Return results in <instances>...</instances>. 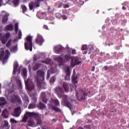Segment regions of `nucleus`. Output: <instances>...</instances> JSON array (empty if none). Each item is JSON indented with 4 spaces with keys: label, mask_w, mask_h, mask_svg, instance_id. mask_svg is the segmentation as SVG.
<instances>
[{
    "label": "nucleus",
    "mask_w": 129,
    "mask_h": 129,
    "mask_svg": "<svg viewBox=\"0 0 129 129\" xmlns=\"http://www.w3.org/2000/svg\"><path fill=\"white\" fill-rule=\"evenodd\" d=\"M70 69L69 68H67V70H66V76L64 77L65 80H70Z\"/></svg>",
    "instance_id": "nucleus-17"
},
{
    "label": "nucleus",
    "mask_w": 129,
    "mask_h": 129,
    "mask_svg": "<svg viewBox=\"0 0 129 129\" xmlns=\"http://www.w3.org/2000/svg\"><path fill=\"white\" fill-rule=\"evenodd\" d=\"M62 6H63L64 9H67V8H69V5H68V4H60L58 6V8H61V7H62Z\"/></svg>",
    "instance_id": "nucleus-33"
},
{
    "label": "nucleus",
    "mask_w": 129,
    "mask_h": 129,
    "mask_svg": "<svg viewBox=\"0 0 129 129\" xmlns=\"http://www.w3.org/2000/svg\"><path fill=\"white\" fill-rule=\"evenodd\" d=\"M63 49H64V47L62 45H58L54 47L53 51L56 54H61Z\"/></svg>",
    "instance_id": "nucleus-14"
},
{
    "label": "nucleus",
    "mask_w": 129,
    "mask_h": 129,
    "mask_svg": "<svg viewBox=\"0 0 129 129\" xmlns=\"http://www.w3.org/2000/svg\"><path fill=\"white\" fill-rule=\"evenodd\" d=\"M2 115L5 118H8V117H9V111L7 109H5V110L3 111Z\"/></svg>",
    "instance_id": "nucleus-24"
},
{
    "label": "nucleus",
    "mask_w": 129,
    "mask_h": 129,
    "mask_svg": "<svg viewBox=\"0 0 129 129\" xmlns=\"http://www.w3.org/2000/svg\"><path fill=\"white\" fill-rule=\"evenodd\" d=\"M38 109H41V110H43V109H44V108H46V106L41 102H40L36 105Z\"/></svg>",
    "instance_id": "nucleus-20"
},
{
    "label": "nucleus",
    "mask_w": 129,
    "mask_h": 129,
    "mask_svg": "<svg viewBox=\"0 0 129 129\" xmlns=\"http://www.w3.org/2000/svg\"><path fill=\"white\" fill-rule=\"evenodd\" d=\"M8 39L6 37H5L4 36H3L1 38V41L2 42V44H6V43H7V42L8 41Z\"/></svg>",
    "instance_id": "nucleus-31"
},
{
    "label": "nucleus",
    "mask_w": 129,
    "mask_h": 129,
    "mask_svg": "<svg viewBox=\"0 0 129 129\" xmlns=\"http://www.w3.org/2000/svg\"><path fill=\"white\" fill-rule=\"evenodd\" d=\"M41 98L44 103H47V102H48V99L46 98V93L42 92L41 94Z\"/></svg>",
    "instance_id": "nucleus-22"
},
{
    "label": "nucleus",
    "mask_w": 129,
    "mask_h": 129,
    "mask_svg": "<svg viewBox=\"0 0 129 129\" xmlns=\"http://www.w3.org/2000/svg\"><path fill=\"white\" fill-rule=\"evenodd\" d=\"M11 122H14V123L17 122V120H15V119H14V118L11 119Z\"/></svg>",
    "instance_id": "nucleus-49"
},
{
    "label": "nucleus",
    "mask_w": 129,
    "mask_h": 129,
    "mask_svg": "<svg viewBox=\"0 0 129 129\" xmlns=\"http://www.w3.org/2000/svg\"><path fill=\"white\" fill-rule=\"evenodd\" d=\"M80 93L81 96L80 97V99H79V97H78V92H77V97L78 99H79V100H85V99H86V98H85V96H87L88 94L84 92V90L83 89L80 91Z\"/></svg>",
    "instance_id": "nucleus-12"
},
{
    "label": "nucleus",
    "mask_w": 129,
    "mask_h": 129,
    "mask_svg": "<svg viewBox=\"0 0 129 129\" xmlns=\"http://www.w3.org/2000/svg\"><path fill=\"white\" fill-rule=\"evenodd\" d=\"M36 121V126L40 125L41 126L42 125V120L41 119V117L39 116H35Z\"/></svg>",
    "instance_id": "nucleus-19"
},
{
    "label": "nucleus",
    "mask_w": 129,
    "mask_h": 129,
    "mask_svg": "<svg viewBox=\"0 0 129 129\" xmlns=\"http://www.w3.org/2000/svg\"><path fill=\"white\" fill-rule=\"evenodd\" d=\"M41 2H43V0H35L34 2H31L29 4V10H33L36 8H39L41 4Z\"/></svg>",
    "instance_id": "nucleus-5"
},
{
    "label": "nucleus",
    "mask_w": 129,
    "mask_h": 129,
    "mask_svg": "<svg viewBox=\"0 0 129 129\" xmlns=\"http://www.w3.org/2000/svg\"><path fill=\"white\" fill-rule=\"evenodd\" d=\"M15 31L17 34L18 32V37H17V40H21L22 39V36L23 34H22V31L19 30V23H16L15 25Z\"/></svg>",
    "instance_id": "nucleus-11"
},
{
    "label": "nucleus",
    "mask_w": 129,
    "mask_h": 129,
    "mask_svg": "<svg viewBox=\"0 0 129 129\" xmlns=\"http://www.w3.org/2000/svg\"><path fill=\"white\" fill-rule=\"evenodd\" d=\"M34 88H35L34 86H33L32 88L28 87V90H29V91H32V90H34Z\"/></svg>",
    "instance_id": "nucleus-45"
},
{
    "label": "nucleus",
    "mask_w": 129,
    "mask_h": 129,
    "mask_svg": "<svg viewBox=\"0 0 129 129\" xmlns=\"http://www.w3.org/2000/svg\"><path fill=\"white\" fill-rule=\"evenodd\" d=\"M35 43L39 45V46H42L44 43V39L43 37L41 35H38L36 39H35Z\"/></svg>",
    "instance_id": "nucleus-15"
},
{
    "label": "nucleus",
    "mask_w": 129,
    "mask_h": 129,
    "mask_svg": "<svg viewBox=\"0 0 129 129\" xmlns=\"http://www.w3.org/2000/svg\"><path fill=\"white\" fill-rule=\"evenodd\" d=\"M104 69H105V71H106L107 70H108V67H107V66H105L104 67Z\"/></svg>",
    "instance_id": "nucleus-51"
},
{
    "label": "nucleus",
    "mask_w": 129,
    "mask_h": 129,
    "mask_svg": "<svg viewBox=\"0 0 129 129\" xmlns=\"http://www.w3.org/2000/svg\"><path fill=\"white\" fill-rule=\"evenodd\" d=\"M27 125L28 126H32V127H35V126H37V124L33 119L30 118L28 121Z\"/></svg>",
    "instance_id": "nucleus-18"
},
{
    "label": "nucleus",
    "mask_w": 129,
    "mask_h": 129,
    "mask_svg": "<svg viewBox=\"0 0 129 129\" xmlns=\"http://www.w3.org/2000/svg\"><path fill=\"white\" fill-rule=\"evenodd\" d=\"M72 54H73V55H74V54H76V50L73 49L72 51Z\"/></svg>",
    "instance_id": "nucleus-47"
},
{
    "label": "nucleus",
    "mask_w": 129,
    "mask_h": 129,
    "mask_svg": "<svg viewBox=\"0 0 129 129\" xmlns=\"http://www.w3.org/2000/svg\"><path fill=\"white\" fill-rule=\"evenodd\" d=\"M5 30L6 31H13L14 30V26L12 23H10L9 25H7Z\"/></svg>",
    "instance_id": "nucleus-25"
},
{
    "label": "nucleus",
    "mask_w": 129,
    "mask_h": 129,
    "mask_svg": "<svg viewBox=\"0 0 129 129\" xmlns=\"http://www.w3.org/2000/svg\"><path fill=\"white\" fill-rule=\"evenodd\" d=\"M88 46H87V45L86 44H84V45H83L82 47V51H83V54H87V51H86V50L88 49Z\"/></svg>",
    "instance_id": "nucleus-29"
},
{
    "label": "nucleus",
    "mask_w": 129,
    "mask_h": 129,
    "mask_svg": "<svg viewBox=\"0 0 129 129\" xmlns=\"http://www.w3.org/2000/svg\"><path fill=\"white\" fill-rule=\"evenodd\" d=\"M43 28L45 30H48V27L47 25H44L43 27Z\"/></svg>",
    "instance_id": "nucleus-48"
},
{
    "label": "nucleus",
    "mask_w": 129,
    "mask_h": 129,
    "mask_svg": "<svg viewBox=\"0 0 129 129\" xmlns=\"http://www.w3.org/2000/svg\"><path fill=\"white\" fill-rule=\"evenodd\" d=\"M42 129H46V128L43 127H42Z\"/></svg>",
    "instance_id": "nucleus-63"
},
{
    "label": "nucleus",
    "mask_w": 129,
    "mask_h": 129,
    "mask_svg": "<svg viewBox=\"0 0 129 129\" xmlns=\"http://www.w3.org/2000/svg\"><path fill=\"white\" fill-rule=\"evenodd\" d=\"M49 62H51V59H49Z\"/></svg>",
    "instance_id": "nucleus-62"
},
{
    "label": "nucleus",
    "mask_w": 129,
    "mask_h": 129,
    "mask_svg": "<svg viewBox=\"0 0 129 129\" xmlns=\"http://www.w3.org/2000/svg\"><path fill=\"white\" fill-rule=\"evenodd\" d=\"M34 60H35V61H37V59L34 58Z\"/></svg>",
    "instance_id": "nucleus-61"
},
{
    "label": "nucleus",
    "mask_w": 129,
    "mask_h": 129,
    "mask_svg": "<svg viewBox=\"0 0 129 129\" xmlns=\"http://www.w3.org/2000/svg\"><path fill=\"white\" fill-rule=\"evenodd\" d=\"M8 20H9V16L8 14H6L3 17L2 22L3 23V24H6V23L8 22Z\"/></svg>",
    "instance_id": "nucleus-27"
},
{
    "label": "nucleus",
    "mask_w": 129,
    "mask_h": 129,
    "mask_svg": "<svg viewBox=\"0 0 129 129\" xmlns=\"http://www.w3.org/2000/svg\"><path fill=\"white\" fill-rule=\"evenodd\" d=\"M43 17H44V19L46 20H49V18L47 17V13H44L42 14Z\"/></svg>",
    "instance_id": "nucleus-44"
},
{
    "label": "nucleus",
    "mask_w": 129,
    "mask_h": 129,
    "mask_svg": "<svg viewBox=\"0 0 129 129\" xmlns=\"http://www.w3.org/2000/svg\"><path fill=\"white\" fill-rule=\"evenodd\" d=\"M62 86L63 89L58 86L54 89V91L58 97H63L62 101V104L64 106H66V107H68L70 109H71V108H72V104H71L69 101V98H68L67 96L64 95V91L66 92H68L70 91H72L73 85H72V84H69L66 82H63Z\"/></svg>",
    "instance_id": "nucleus-1"
},
{
    "label": "nucleus",
    "mask_w": 129,
    "mask_h": 129,
    "mask_svg": "<svg viewBox=\"0 0 129 129\" xmlns=\"http://www.w3.org/2000/svg\"><path fill=\"white\" fill-rule=\"evenodd\" d=\"M17 84H18V86H19V88H20V89H22V88H23V87L22 86V83L21 82V81L19 80L17 82Z\"/></svg>",
    "instance_id": "nucleus-42"
},
{
    "label": "nucleus",
    "mask_w": 129,
    "mask_h": 129,
    "mask_svg": "<svg viewBox=\"0 0 129 129\" xmlns=\"http://www.w3.org/2000/svg\"><path fill=\"white\" fill-rule=\"evenodd\" d=\"M47 78H49V70L47 71Z\"/></svg>",
    "instance_id": "nucleus-55"
},
{
    "label": "nucleus",
    "mask_w": 129,
    "mask_h": 129,
    "mask_svg": "<svg viewBox=\"0 0 129 129\" xmlns=\"http://www.w3.org/2000/svg\"><path fill=\"white\" fill-rule=\"evenodd\" d=\"M14 97L15 100H12V102H15L16 100L18 101V102H21V99H20V97L17 95H14L12 96V98Z\"/></svg>",
    "instance_id": "nucleus-26"
},
{
    "label": "nucleus",
    "mask_w": 129,
    "mask_h": 129,
    "mask_svg": "<svg viewBox=\"0 0 129 129\" xmlns=\"http://www.w3.org/2000/svg\"><path fill=\"white\" fill-rule=\"evenodd\" d=\"M122 9L124 11H125V10H126V8L125 7H122Z\"/></svg>",
    "instance_id": "nucleus-54"
},
{
    "label": "nucleus",
    "mask_w": 129,
    "mask_h": 129,
    "mask_svg": "<svg viewBox=\"0 0 129 129\" xmlns=\"http://www.w3.org/2000/svg\"><path fill=\"white\" fill-rule=\"evenodd\" d=\"M88 48L90 50H92V49H93V47L91 45H89Z\"/></svg>",
    "instance_id": "nucleus-50"
},
{
    "label": "nucleus",
    "mask_w": 129,
    "mask_h": 129,
    "mask_svg": "<svg viewBox=\"0 0 129 129\" xmlns=\"http://www.w3.org/2000/svg\"><path fill=\"white\" fill-rule=\"evenodd\" d=\"M26 128H27V129H29V127H28V125H26Z\"/></svg>",
    "instance_id": "nucleus-60"
},
{
    "label": "nucleus",
    "mask_w": 129,
    "mask_h": 129,
    "mask_svg": "<svg viewBox=\"0 0 129 129\" xmlns=\"http://www.w3.org/2000/svg\"><path fill=\"white\" fill-rule=\"evenodd\" d=\"M17 49H18V46L15 45L12 47L11 50H12V51H17Z\"/></svg>",
    "instance_id": "nucleus-43"
},
{
    "label": "nucleus",
    "mask_w": 129,
    "mask_h": 129,
    "mask_svg": "<svg viewBox=\"0 0 129 129\" xmlns=\"http://www.w3.org/2000/svg\"><path fill=\"white\" fill-rule=\"evenodd\" d=\"M12 39L9 40L8 42L6 44V47H7V48H10V47L12 46Z\"/></svg>",
    "instance_id": "nucleus-35"
},
{
    "label": "nucleus",
    "mask_w": 129,
    "mask_h": 129,
    "mask_svg": "<svg viewBox=\"0 0 129 129\" xmlns=\"http://www.w3.org/2000/svg\"><path fill=\"white\" fill-rule=\"evenodd\" d=\"M79 76V74H77L76 75L75 70H74L72 78V82L73 83V84H77V83H78V81H77V79H78Z\"/></svg>",
    "instance_id": "nucleus-10"
},
{
    "label": "nucleus",
    "mask_w": 129,
    "mask_h": 129,
    "mask_svg": "<svg viewBox=\"0 0 129 129\" xmlns=\"http://www.w3.org/2000/svg\"><path fill=\"white\" fill-rule=\"evenodd\" d=\"M21 114V107H18L14 110V113H13V116L16 117H19Z\"/></svg>",
    "instance_id": "nucleus-16"
},
{
    "label": "nucleus",
    "mask_w": 129,
    "mask_h": 129,
    "mask_svg": "<svg viewBox=\"0 0 129 129\" xmlns=\"http://www.w3.org/2000/svg\"><path fill=\"white\" fill-rule=\"evenodd\" d=\"M72 58L71 55L70 54H66L63 57L61 56L57 57L55 60L58 63L59 66H62V65H64V63H66V62L69 61Z\"/></svg>",
    "instance_id": "nucleus-2"
},
{
    "label": "nucleus",
    "mask_w": 129,
    "mask_h": 129,
    "mask_svg": "<svg viewBox=\"0 0 129 129\" xmlns=\"http://www.w3.org/2000/svg\"><path fill=\"white\" fill-rule=\"evenodd\" d=\"M101 56H103V53H101Z\"/></svg>",
    "instance_id": "nucleus-59"
},
{
    "label": "nucleus",
    "mask_w": 129,
    "mask_h": 129,
    "mask_svg": "<svg viewBox=\"0 0 129 129\" xmlns=\"http://www.w3.org/2000/svg\"><path fill=\"white\" fill-rule=\"evenodd\" d=\"M17 41H18V40L17 39H15L13 40V43H15V42H17Z\"/></svg>",
    "instance_id": "nucleus-53"
},
{
    "label": "nucleus",
    "mask_w": 129,
    "mask_h": 129,
    "mask_svg": "<svg viewBox=\"0 0 129 129\" xmlns=\"http://www.w3.org/2000/svg\"><path fill=\"white\" fill-rule=\"evenodd\" d=\"M27 73H28V71H27V69H23L22 71V76L24 78H27Z\"/></svg>",
    "instance_id": "nucleus-28"
},
{
    "label": "nucleus",
    "mask_w": 129,
    "mask_h": 129,
    "mask_svg": "<svg viewBox=\"0 0 129 129\" xmlns=\"http://www.w3.org/2000/svg\"><path fill=\"white\" fill-rule=\"evenodd\" d=\"M21 8L23 10V13L25 14L27 12V7L25 5H21Z\"/></svg>",
    "instance_id": "nucleus-37"
},
{
    "label": "nucleus",
    "mask_w": 129,
    "mask_h": 129,
    "mask_svg": "<svg viewBox=\"0 0 129 129\" xmlns=\"http://www.w3.org/2000/svg\"><path fill=\"white\" fill-rule=\"evenodd\" d=\"M37 113L32 112H26V113L24 114L23 118L22 119V121L23 122H27V120L29 118V117H33V116H37Z\"/></svg>",
    "instance_id": "nucleus-7"
},
{
    "label": "nucleus",
    "mask_w": 129,
    "mask_h": 129,
    "mask_svg": "<svg viewBox=\"0 0 129 129\" xmlns=\"http://www.w3.org/2000/svg\"><path fill=\"white\" fill-rule=\"evenodd\" d=\"M41 2H43V0H35L34 2H31L29 4V10H33L36 8H39L41 4Z\"/></svg>",
    "instance_id": "nucleus-6"
},
{
    "label": "nucleus",
    "mask_w": 129,
    "mask_h": 129,
    "mask_svg": "<svg viewBox=\"0 0 129 129\" xmlns=\"http://www.w3.org/2000/svg\"><path fill=\"white\" fill-rule=\"evenodd\" d=\"M63 3H66L67 0H61Z\"/></svg>",
    "instance_id": "nucleus-56"
},
{
    "label": "nucleus",
    "mask_w": 129,
    "mask_h": 129,
    "mask_svg": "<svg viewBox=\"0 0 129 129\" xmlns=\"http://www.w3.org/2000/svg\"><path fill=\"white\" fill-rule=\"evenodd\" d=\"M36 108V104L31 103L28 105V109H33Z\"/></svg>",
    "instance_id": "nucleus-30"
},
{
    "label": "nucleus",
    "mask_w": 129,
    "mask_h": 129,
    "mask_svg": "<svg viewBox=\"0 0 129 129\" xmlns=\"http://www.w3.org/2000/svg\"><path fill=\"white\" fill-rule=\"evenodd\" d=\"M13 2L15 7H18L20 4V0H13Z\"/></svg>",
    "instance_id": "nucleus-34"
},
{
    "label": "nucleus",
    "mask_w": 129,
    "mask_h": 129,
    "mask_svg": "<svg viewBox=\"0 0 129 129\" xmlns=\"http://www.w3.org/2000/svg\"><path fill=\"white\" fill-rule=\"evenodd\" d=\"M52 121H56V119L53 118V119L52 120Z\"/></svg>",
    "instance_id": "nucleus-58"
},
{
    "label": "nucleus",
    "mask_w": 129,
    "mask_h": 129,
    "mask_svg": "<svg viewBox=\"0 0 129 129\" xmlns=\"http://www.w3.org/2000/svg\"><path fill=\"white\" fill-rule=\"evenodd\" d=\"M54 16L56 18H57V19H61L62 17V15H61L60 13H55Z\"/></svg>",
    "instance_id": "nucleus-39"
},
{
    "label": "nucleus",
    "mask_w": 129,
    "mask_h": 129,
    "mask_svg": "<svg viewBox=\"0 0 129 129\" xmlns=\"http://www.w3.org/2000/svg\"><path fill=\"white\" fill-rule=\"evenodd\" d=\"M25 50H30L32 52L33 50V43H32V36H28L26 38V41L24 44Z\"/></svg>",
    "instance_id": "nucleus-4"
},
{
    "label": "nucleus",
    "mask_w": 129,
    "mask_h": 129,
    "mask_svg": "<svg viewBox=\"0 0 129 129\" xmlns=\"http://www.w3.org/2000/svg\"><path fill=\"white\" fill-rule=\"evenodd\" d=\"M41 63L49 65V58H45L43 60L41 61Z\"/></svg>",
    "instance_id": "nucleus-36"
},
{
    "label": "nucleus",
    "mask_w": 129,
    "mask_h": 129,
    "mask_svg": "<svg viewBox=\"0 0 129 129\" xmlns=\"http://www.w3.org/2000/svg\"><path fill=\"white\" fill-rule=\"evenodd\" d=\"M9 55H10V51L8 50H6L5 53L4 50L0 51V61L7 60L9 58Z\"/></svg>",
    "instance_id": "nucleus-8"
},
{
    "label": "nucleus",
    "mask_w": 129,
    "mask_h": 129,
    "mask_svg": "<svg viewBox=\"0 0 129 129\" xmlns=\"http://www.w3.org/2000/svg\"><path fill=\"white\" fill-rule=\"evenodd\" d=\"M18 67H19V63L18 61H15L14 63V69H13V74L15 75L17 73L18 70Z\"/></svg>",
    "instance_id": "nucleus-21"
},
{
    "label": "nucleus",
    "mask_w": 129,
    "mask_h": 129,
    "mask_svg": "<svg viewBox=\"0 0 129 129\" xmlns=\"http://www.w3.org/2000/svg\"><path fill=\"white\" fill-rule=\"evenodd\" d=\"M2 112V109H0V113Z\"/></svg>",
    "instance_id": "nucleus-64"
},
{
    "label": "nucleus",
    "mask_w": 129,
    "mask_h": 129,
    "mask_svg": "<svg viewBox=\"0 0 129 129\" xmlns=\"http://www.w3.org/2000/svg\"><path fill=\"white\" fill-rule=\"evenodd\" d=\"M61 18L62 20H67V17L65 15H61Z\"/></svg>",
    "instance_id": "nucleus-46"
},
{
    "label": "nucleus",
    "mask_w": 129,
    "mask_h": 129,
    "mask_svg": "<svg viewBox=\"0 0 129 129\" xmlns=\"http://www.w3.org/2000/svg\"><path fill=\"white\" fill-rule=\"evenodd\" d=\"M43 76H44V72H43V71L39 70L37 72V86L40 88L42 87V85L43 84V83L42 82H40L38 79L39 78H40V77H42V78H43Z\"/></svg>",
    "instance_id": "nucleus-9"
},
{
    "label": "nucleus",
    "mask_w": 129,
    "mask_h": 129,
    "mask_svg": "<svg viewBox=\"0 0 129 129\" xmlns=\"http://www.w3.org/2000/svg\"><path fill=\"white\" fill-rule=\"evenodd\" d=\"M60 106V103L57 99H51V102L49 104V106H50L51 109L54 110L55 112H61V109L57 107V106Z\"/></svg>",
    "instance_id": "nucleus-3"
},
{
    "label": "nucleus",
    "mask_w": 129,
    "mask_h": 129,
    "mask_svg": "<svg viewBox=\"0 0 129 129\" xmlns=\"http://www.w3.org/2000/svg\"><path fill=\"white\" fill-rule=\"evenodd\" d=\"M79 57L76 56L72 57L71 65L73 67L76 66V65H79L81 61H79Z\"/></svg>",
    "instance_id": "nucleus-13"
},
{
    "label": "nucleus",
    "mask_w": 129,
    "mask_h": 129,
    "mask_svg": "<svg viewBox=\"0 0 129 129\" xmlns=\"http://www.w3.org/2000/svg\"><path fill=\"white\" fill-rule=\"evenodd\" d=\"M7 104V100L4 97H0V106H4Z\"/></svg>",
    "instance_id": "nucleus-23"
},
{
    "label": "nucleus",
    "mask_w": 129,
    "mask_h": 129,
    "mask_svg": "<svg viewBox=\"0 0 129 129\" xmlns=\"http://www.w3.org/2000/svg\"><path fill=\"white\" fill-rule=\"evenodd\" d=\"M2 2H3V0H0V7L2 6Z\"/></svg>",
    "instance_id": "nucleus-57"
},
{
    "label": "nucleus",
    "mask_w": 129,
    "mask_h": 129,
    "mask_svg": "<svg viewBox=\"0 0 129 129\" xmlns=\"http://www.w3.org/2000/svg\"><path fill=\"white\" fill-rule=\"evenodd\" d=\"M31 98L34 103L35 102H37V95L33 94L31 96Z\"/></svg>",
    "instance_id": "nucleus-32"
},
{
    "label": "nucleus",
    "mask_w": 129,
    "mask_h": 129,
    "mask_svg": "<svg viewBox=\"0 0 129 129\" xmlns=\"http://www.w3.org/2000/svg\"><path fill=\"white\" fill-rule=\"evenodd\" d=\"M4 37L6 38V39H8L9 40V38L11 37V34L9 32H7L5 34V35L4 36Z\"/></svg>",
    "instance_id": "nucleus-41"
},
{
    "label": "nucleus",
    "mask_w": 129,
    "mask_h": 129,
    "mask_svg": "<svg viewBox=\"0 0 129 129\" xmlns=\"http://www.w3.org/2000/svg\"><path fill=\"white\" fill-rule=\"evenodd\" d=\"M3 127H6V128H9L10 127L9 126V122L8 121H4V125Z\"/></svg>",
    "instance_id": "nucleus-38"
},
{
    "label": "nucleus",
    "mask_w": 129,
    "mask_h": 129,
    "mask_svg": "<svg viewBox=\"0 0 129 129\" xmlns=\"http://www.w3.org/2000/svg\"><path fill=\"white\" fill-rule=\"evenodd\" d=\"M94 70H95V67L93 66L92 68L91 71H92L93 72H94Z\"/></svg>",
    "instance_id": "nucleus-52"
},
{
    "label": "nucleus",
    "mask_w": 129,
    "mask_h": 129,
    "mask_svg": "<svg viewBox=\"0 0 129 129\" xmlns=\"http://www.w3.org/2000/svg\"><path fill=\"white\" fill-rule=\"evenodd\" d=\"M55 80H56V78L54 77H53L51 78L49 82L51 84H53V83H54V82H55Z\"/></svg>",
    "instance_id": "nucleus-40"
}]
</instances>
